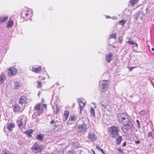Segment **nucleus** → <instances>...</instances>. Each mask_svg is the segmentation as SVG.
I'll return each instance as SVG.
<instances>
[{
  "instance_id": "f257e3e1",
  "label": "nucleus",
  "mask_w": 154,
  "mask_h": 154,
  "mask_svg": "<svg viewBox=\"0 0 154 154\" xmlns=\"http://www.w3.org/2000/svg\"><path fill=\"white\" fill-rule=\"evenodd\" d=\"M130 116L126 113H118L117 114V120L122 125L130 122Z\"/></svg>"
},
{
  "instance_id": "f03ea898",
  "label": "nucleus",
  "mask_w": 154,
  "mask_h": 154,
  "mask_svg": "<svg viewBox=\"0 0 154 154\" xmlns=\"http://www.w3.org/2000/svg\"><path fill=\"white\" fill-rule=\"evenodd\" d=\"M43 107L46 110L47 107V104H42V103L37 104L34 108L35 112L34 113V115L36 116H40L43 112Z\"/></svg>"
},
{
  "instance_id": "7ed1b4c3",
  "label": "nucleus",
  "mask_w": 154,
  "mask_h": 154,
  "mask_svg": "<svg viewBox=\"0 0 154 154\" xmlns=\"http://www.w3.org/2000/svg\"><path fill=\"white\" fill-rule=\"evenodd\" d=\"M33 14L31 11H23L21 13L20 17L23 20H31Z\"/></svg>"
},
{
  "instance_id": "20e7f679",
  "label": "nucleus",
  "mask_w": 154,
  "mask_h": 154,
  "mask_svg": "<svg viewBox=\"0 0 154 154\" xmlns=\"http://www.w3.org/2000/svg\"><path fill=\"white\" fill-rule=\"evenodd\" d=\"M19 119L17 121L18 127L19 129H22L24 128L26 125L25 120H26V116L24 115H21L19 117Z\"/></svg>"
},
{
  "instance_id": "39448f33",
  "label": "nucleus",
  "mask_w": 154,
  "mask_h": 154,
  "mask_svg": "<svg viewBox=\"0 0 154 154\" xmlns=\"http://www.w3.org/2000/svg\"><path fill=\"white\" fill-rule=\"evenodd\" d=\"M119 130L118 128L113 126L110 127L109 131L111 137L115 138L118 136Z\"/></svg>"
},
{
  "instance_id": "423d86ee",
  "label": "nucleus",
  "mask_w": 154,
  "mask_h": 154,
  "mask_svg": "<svg viewBox=\"0 0 154 154\" xmlns=\"http://www.w3.org/2000/svg\"><path fill=\"white\" fill-rule=\"evenodd\" d=\"M42 149V147L37 143H35L31 148V150L35 153L40 152Z\"/></svg>"
},
{
  "instance_id": "0eeeda50",
  "label": "nucleus",
  "mask_w": 154,
  "mask_h": 154,
  "mask_svg": "<svg viewBox=\"0 0 154 154\" xmlns=\"http://www.w3.org/2000/svg\"><path fill=\"white\" fill-rule=\"evenodd\" d=\"M8 76L11 77L15 75L17 72V69L14 67H11L7 69Z\"/></svg>"
},
{
  "instance_id": "6e6552de",
  "label": "nucleus",
  "mask_w": 154,
  "mask_h": 154,
  "mask_svg": "<svg viewBox=\"0 0 154 154\" xmlns=\"http://www.w3.org/2000/svg\"><path fill=\"white\" fill-rule=\"evenodd\" d=\"M78 117L76 115H71L68 121L67 124L70 125L75 123L77 120Z\"/></svg>"
},
{
  "instance_id": "1a4fd4ad",
  "label": "nucleus",
  "mask_w": 154,
  "mask_h": 154,
  "mask_svg": "<svg viewBox=\"0 0 154 154\" xmlns=\"http://www.w3.org/2000/svg\"><path fill=\"white\" fill-rule=\"evenodd\" d=\"M87 130V125L83 122L82 124L78 126V131L80 133H84Z\"/></svg>"
},
{
  "instance_id": "9d476101",
  "label": "nucleus",
  "mask_w": 154,
  "mask_h": 154,
  "mask_svg": "<svg viewBox=\"0 0 154 154\" xmlns=\"http://www.w3.org/2000/svg\"><path fill=\"white\" fill-rule=\"evenodd\" d=\"M88 139L91 142H93L97 140V137L95 134L91 132H90L88 135Z\"/></svg>"
},
{
  "instance_id": "9b49d317",
  "label": "nucleus",
  "mask_w": 154,
  "mask_h": 154,
  "mask_svg": "<svg viewBox=\"0 0 154 154\" xmlns=\"http://www.w3.org/2000/svg\"><path fill=\"white\" fill-rule=\"evenodd\" d=\"M123 13L124 15V18L128 19V20H129L128 21H130L131 14V11L126 9L123 11Z\"/></svg>"
},
{
  "instance_id": "f8f14e48",
  "label": "nucleus",
  "mask_w": 154,
  "mask_h": 154,
  "mask_svg": "<svg viewBox=\"0 0 154 154\" xmlns=\"http://www.w3.org/2000/svg\"><path fill=\"white\" fill-rule=\"evenodd\" d=\"M42 69V67L38 65H34L32 67V71L36 73H38L40 72Z\"/></svg>"
},
{
  "instance_id": "ddd939ff",
  "label": "nucleus",
  "mask_w": 154,
  "mask_h": 154,
  "mask_svg": "<svg viewBox=\"0 0 154 154\" xmlns=\"http://www.w3.org/2000/svg\"><path fill=\"white\" fill-rule=\"evenodd\" d=\"M122 125H123L122 127V129L124 131L126 130V131L130 130L132 126V124L130 122L129 123L123 124Z\"/></svg>"
},
{
  "instance_id": "4468645a",
  "label": "nucleus",
  "mask_w": 154,
  "mask_h": 154,
  "mask_svg": "<svg viewBox=\"0 0 154 154\" xmlns=\"http://www.w3.org/2000/svg\"><path fill=\"white\" fill-rule=\"evenodd\" d=\"M26 100L27 98L26 96L22 95L18 99V102L20 104L22 105L25 103Z\"/></svg>"
},
{
  "instance_id": "2eb2a0df",
  "label": "nucleus",
  "mask_w": 154,
  "mask_h": 154,
  "mask_svg": "<svg viewBox=\"0 0 154 154\" xmlns=\"http://www.w3.org/2000/svg\"><path fill=\"white\" fill-rule=\"evenodd\" d=\"M126 42L127 43H128L129 45L132 46V47H137V44L132 41L129 38H127L126 39Z\"/></svg>"
},
{
  "instance_id": "dca6fc26",
  "label": "nucleus",
  "mask_w": 154,
  "mask_h": 154,
  "mask_svg": "<svg viewBox=\"0 0 154 154\" xmlns=\"http://www.w3.org/2000/svg\"><path fill=\"white\" fill-rule=\"evenodd\" d=\"M24 108H21L18 105H15L14 107L13 111L14 112H22Z\"/></svg>"
},
{
  "instance_id": "f3484780",
  "label": "nucleus",
  "mask_w": 154,
  "mask_h": 154,
  "mask_svg": "<svg viewBox=\"0 0 154 154\" xmlns=\"http://www.w3.org/2000/svg\"><path fill=\"white\" fill-rule=\"evenodd\" d=\"M69 111L66 110L64 111L63 116V121L65 122L69 116Z\"/></svg>"
},
{
  "instance_id": "a211bd4d",
  "label": "nucleus",
  "mask_w": 154,
  "mask_h": 154,
  "mask_svg": "<svg viewBox=\"0 0 154 154\" xmlns=\"http://www.w3.org/2000/svg\"><path fill=\"white\" fill-rule=\"evenodd\" d=\"M6 77L5 75L2 73L0 74V84H2L4 83L6 80Z\"/></svg>"
},
{
  "instance_id": "6ab92c4d",
  "label": "nucleus",
  "mask_w": 154,
  "mask_h": 154,
  "mask_svg": "<svg viewBox=\"0 0 154 154\" xmlns=\"http://www.w3.org/2000/svg\"><path fill=\"white\" fill-rule=\"evenodd\" d=\"M57 122H59L57 120H55L54 119H52L50 121V124L53 125L54 130H55L58 127V125L56 124Z\"/></svg>"
},
{
  "instance_id": "aec40b11",
  "label": "nucleus",
  "mask_w": 154,
  "mask_h": 154,
  "mask_svg": "<svg viewBox=\"0 0 154 154\" xmlns=\"http://www.w3.org/2000/svg\"><path fill=\"white\" fill-rule=\"evenodd\" d=\"M113 56L112 53H109L106 55V61L107 62L109 63L110 61L113 59Z\"/></svg>"
},
{
  "instance_id": "412c9836",
  "label": "nucleus",
  "mask_w": 154,
  "mask_h": 154,
  "mask_svg": "<svg viewBox=\"0 0 154 154\" xmlns=\"http://www.w3.org/2000/svg\"><path fill=\"white\" fill-rule=\"evenodd\" d=\"M48 75L46 71L44 72L42 74H41L38 77L40 80H44L45 79L46 76Z\"/></svg>"
},
{
  "instance_id": "4be33fe9",
  "label": "nucleus",
  "mask_w": 154,
  "mask_h": 154,
  "mask_svg": "<svg viewBox=\"0 0 154 154\" xmlns=\"http://www.w3.org/2000/svg\"><path fill=\"white\" fill-rule=\"evenodd\" d=\"M33 132V130L29 129L25 131L24 134L26 135L27 137H32V134Z\"/></svg>"
},
{
  "instance_id": "5701e85b",
  "label": "nucleus",
  "mask_w": 154,
  "mask_h": 154,
  "mask_svg": "<svg viewBox=\"0 0 154 154\" xmlns=\"http://www.w3.org/2000/svg\"><path fill=\"white\" fill-rule=\"evenodd\" d=\"M14 25V21L10 19L7 24L6 27L7 28H12Z\"/></svg>"
},
{
  "instance_id": "b1692460",
  "label": "nucleus",
  "mask_w": 154,
  "mask_h": 154,
  "mask_svg": "<svg viewBox=\"0 0 154 154\" xmlns=\"http://www.w3.org/2000/svg\"><path fill=\"white\" fill-rule=\"evenodd\" d=\"M15 127V125L13 123H9L8 125L7 128L10 131H11L13 130V129Z\"/></svg>"
},
{
  "instance_id": "393cba45",
  "label": "nucleus",
  "mask_w": 154,
  "mask_h": 154,
  "mask_svg": "<svg viewBox=\"0 0 154 154\" xmlns=\"http://www.w3.org/2000/svg\"><path fill=\"white\" fill-rule=\"evenodd\" d=\"M117 137L116 138V142L117 145L119 144L122 139V136H120L118 135Z\"/></svg>"
},
{
  "instance_id": "a878e982",
  "label": "nucleus",
  "mask_w": 154,
  "mask_h": 154,
  "mask_svg": "<svg viewBox=\"0 0 154 154\" xmlns=\"http://www.w3.org/2000/svg\"><path fill=\"white\" fill-rule=\"evenodd\" d=\"M8 16L5 17H0V22L2 23L7 21L8 19Z\"/></svg>"
},
{
  "instance_id": "bb28decb",
  "label": "nucleus",
  "mask_w": 154,
  "mask_h": 154,
  "mask_svg": "<svg viewBox=\"0 0 154 154\" xmlns=\"http://www.w3.org/2000/svg\"><path fill=\"white\" fill-rule=\"evenodd\" d=\"M90 116L94 118H95V110L93 107H91L90 109Z\"/></svg>"
},
{
  "instance_id": "cd10ccee",
  "label": "nucleus",
  "mask_w": 154,
  "mask_h": 154,
  "mask_svg": "<svg viewBox=\"0 0 154 154\" xmlns=\"http://www.w3.org/2000/svg\"><path fill=\"white\" fill-rule=\"evenodd\" d=\"M79 105H80V113H81V111L83 110V108L85 106V104L82 101H80L79 102Z\"/></svg>"
},
{
  "instance_id": "c85d7f7f",
  "label": "nucleus",
  "mask_w": 154,
  "mask_h": 154,
  "mask_svg": "<svg viewBox=\"0 0 154 154\" xmlns=\"http://www.w3.org/2000/svg\"><path fill=\"white\" fill-rule=\"evenodd\" d=\"M44 136L43 134H37L36 136V139L39 140H43V138Z\"/></svg>"
},
{
  "instance_id": "c756f323",
  "label": "nucleus",
  "mask_w": 154,
  "mask_h": 154,
  "mask_svg": "<svg viewBox=\"0 0 154 154\" xmlns=\"http://www.w3.org/2000/svg\"><path fill=\"white\" fill-rule=\"evenodd\" d=\"M14 88L15 89H17L19 88L20 86V83L19 81L16 82L14 83Z\"/></svg>"
},
{
  "instance_id": "7c9ffc66",
  "label": "nucleus",
  "mask_w": 154,
  "mask_h": 154,
  "mask_svg": "<svg viewBox=\"0 0 154 154\" xmlns=\"http://www.w3.org/2000/svg\"><path fill=\"white\" fill-rule=\"evenodd\" d=\"M128 20V19L124 18L123 19L119 21V23L120 25L123 26L125 24V23L126 21Z\"/></svg>"
},
{
  "instance_id": "2f4dec72",
  "label": "nucleus",
  "mask_w": 154,
  "mask_h": 154,
  "mask_svg": "<svg viewBox=\"0 0 154 154\" xmlns=\"http://www.w3.org/2000/svg\"><path fill=\"white\" fill-rule=\"evenodd\" d=\"M103 82H104V83H102L101 85H100V88H101L102 91H105V89L106 87V80L103 81Z\"/></svg>"
},
{
  "instance_id": "473e14b6",
  "label": "nucleus",
  "mask_w": 154,
  "mask_h": 154,
  "mask_svg": "<svg viewBox=\"0 0 154 154\" xmlns=\"http://www.w3.org/2000/svg\"><path fill=\"white\" fill-rule=\"evenodd\" d=\"M139 0H130L129 3L131 6H134L135 4L137 3Z\"/></svg>"
},
{
  "instance_id": "72a5a7b5",
  "label": "nucleus",
  "mask_w": 154,
  "mask_h": 154,
  "mask_svg": "<svg viewBox=\"0 0 154 154\" xmlns=\"http://www.w3.org/2000/svg\"><path fill=\"white\" fill-rule=\"evenodd\" d=\"M37 83L38 84L37 88H41L42 87V82L40 81H37Z\"/></svg>"
},
{
  "instance_id": "f704fd0d",
  "label": "nucleus",
  "mask_w": 154,
  "mask_h": 154,
  "mask_svg": "<svg viewBox=\"0 0 154 154\" xmlns=\"http://www.w3.org/2000/svg\"><path fill=\"white\" fill-rule=\"evenodd\" d=\"M116 34L115 33L112 34L111 35H110V38H113L114 39H116Z\"/></svg>"
},
{
  "instance_id": "c9c22d12",
  "label": "nucleus",
  "mask_w": 154,
  "mask_h": 154,
  "mask_svg": "<svg viewBox=\"0 0 154 154\" xmlns=\"http://www.w3.org/2000/svg\"><path fill=\"white\" fill-rule=\"evenodd\" d=\"M136 122L137 123V125L139 128H140V123L139 121L138 120H136Z\"/></svg>"
},
{
  "instance_id": "e433bc0d",
  "label": "nucleus",
  "mask_w": 154,
  "mask_h": 154,
  "mask_svg": "<svg viewBox=\"0 0 154 154\" xmlns=\"http://www.w3.org/2000/svg\"><path fill=\"white\" fill-rule=\"evenodd\" d=\"M148 137H151V138H153V137L152 135V133L149 132L148 134Z\"/></svg>"
},
{
  "instance_id": "4c0bfd02",
  "label": "nucleus",
  "mask_w": 154,
  "mask_h": 154,
  "mask_svg": "<svg viewBox=\"0 0 154 154\" xmlns=\"http://www.w3.org/2000/svg\"><path fill=\"white\" fill-rule=\"evenodd\" d=\"M117 150L119 152H120L122 153L123 152V150L120 148H118L117 149Z\"/></svg>"
},
{
  "instance_id": "58836bf2",
  "label": "nucleus",
  "mask_w": 154,
  "mask_h": 154,
  "mask_svg": "<svg viewBox=\"0 0 154 154\" xmlns=\"http://www.w3.org/2000/svg\"><path fill=\"white\" fill-rule=\"evenodd\" d=\"M135 68V67H128V68L129 69V71H130V72L132 71V69H133L134 68Z\"/></svg>"
},
{
  "instance_id": "ea45409f",
  "label": "nucleus",
  "mask_w": 154,
  "mask_h": 154,
  "mask_svg": "<svg viewBox=\"0 0 154 154\" xmlns=\"http://www.w3.org/2000/svg\"><path fill=\"white\" fill-rule=\"evenodd\" d=\"M96 148L97 149H100H100H101L100 147V146L99 145H96Z\"/></svg>"
},
{
  "instance_id": "a19ab883",
  "label": "nucleus",
  "mask_w": 154,
  "mask_h": 154,
  "mask_svg": "<svg viewBox=\"0 0 154 154\" xmlns=\"http://www.w3.org/2000/svg\"><path fill=\"white\" fill-rule=\"evenodd\" d=\"M75 153V152L73 151V152H68L67 154H74Z\"/></svg>"
},
{
  "instance_id": "79ce46f5",
  "label": "nucleus",
  "mask_w": 154,
  "mask_h": 154,
  "mask_svg": "<svg viewBox=\"0 0 154 154\" xmlns=\"http://www.w3.org/2000/svg\"><path fill=\"white\" fill-rule=\"evenodd\" d=\"M135 143L136 144H138L140 143V141H139V140H137V141H135Z\"/></svg>"
},
{
  "instance_id": "37998d69",
  "label": "nucleus",
  "mask_w": 154,
  "mask_h": 154,
  "mask_svg": "<svg viewBox=\"0 0 154 154\" xmlns=\"http://www.w3.org/2000/svg\"><path fill=\"white\" fill-rule=\"evenodd\" d=\"M112 19L114 20H116L117 18L116 17H113L111 18Z\"/></svg>"
},
{
  "instance_id": "c03bdc74",
  "label": "nucleus",
  "mask_w": 154,
  "mask_h": 154,
  "mask_svg": "<svg viewBox=\"0 0 154 154\" xmlns=\"http://www.w3.org/2000/svg\"><path fill=\"white\" fill-rule=\"evenodd\" d=\"M126 143L125 142H124L122 145L123 146H126Z\"/></svg>"
},
{
  "instance_id": "a18cd8bd",
  "label": "nucleus",
  "mask_w": 154,
  "mask_h": 154,
  "mask_svg": "<svg viewBox=\"0 0 154 154\" xmlns=\"http://www.w3.org/2000/svg\"><path fill=\"white\" fill-rule=\"evenodd\" d=\"M42 102H44L45 101V100L43 98L42 99Z\"/></svg>"
},
{
  "instance_id": "49530a36",
  "label": "nucleus",
  "mask_w": 154,
  "mask_h": 154,
  "mask_svg": "<svg viewBox=\"0 0 154 154\" xmlns=\"http://www.w3.org/2000/svg\"><path fill=\"white\" fill-rule=\"evenodd\" d=\"M91 151L93 152V154H95V152L94 150L92 149Z\"/></svg>"
},
{
  "instance_id": "de8ad7c7",
  "label": "nucleus",
  "mask_w": 154,
  "mask_h": 154,
  "mask_svg": "<svg viewBox=\"0 0 154 154\" xmlns=\"http://www.w3.org/2000/svg\"><path fill=\"white\" fill-rule=\"evenodd\" d=\"M39 122V119H37V120L36 121V122Z\"/></svg>"
},
{
  "instance_id": "09e8293b",
  "label": "nucleus",
  "mask_w": 154,
  "mask_h": 154,
  "mask_svg": "<svg viewBox=\"0 0 154 154\" xmlns=\"http://www.w3.org/2000/svg\"><path fill=\"white\" fill-rule=\"evenodd\" d=\"M62 128V127H61V128H60V129H59H59H58V130H57V131H60V129L61 128Z\"/></svg>"
},
{
  "instance_id": "8fccbe9b",
  "label": "nucleus",
  "mask_w": 154,
  "mask_h": 154,
  "mask_svg": "<svg viewBox=\"0 0 154 154\" xmlns=\"http://www.w3.org/2000/svg\"><path fill=\"white\" fill-rule=\"evenodd\" d=\"M110 18V17H109V16H106V18Z\"/></svg>"
},
{
  "instance_id": "3c124183",
  "label": "nucleus",
  "mask_w": 154,
  "mask_h": 154,
  "mask_svg": "<svg viewBox=\"0 0 154 154\" xmlns=\"http://www.w3.org/2000/svg\"><path fill=\"white\" fill-rule=\"evenodd\" d=\"M152 51H154V49H151Z\"/></svg>"
},
{
  "instance_id": "603ef678",
  "label": "nucleus",
  "mask_w": 154,
  "mask_h": 154,
  "mask_svg": "<svg viewBox=\"0 0 154 154\" xmlns=\"http://www.w3.org/2000/svg\"><path fill=\"white\" fill-rule=\"evenodd\" d=\"M102 106L103 107V106H103V105H102Z\"/></svg>"
},
{
  "instance_id": "864d4df0",
  "label": "nucleus",
  "mask_w": 154,
  "mask_h": 154,
  "mask_svg": "<svg viewBox=\"0 0 154 154\" xmlns=\"http://www.w3.org/2000/svg\"><path fill=\"white\" fill-rule=\"evenodd\" d=\"M153 87H154V85L153 84Z\"/></svg>"
}]
</instances>
